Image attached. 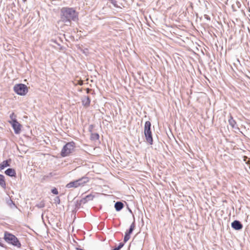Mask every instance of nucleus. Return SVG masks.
<instances>
[{"instance_id": "20e7f679", "label": "nucleus", "mask_w": 250, "mask_h": 250, "mask_svg": "<svg viewBox=\"0 0 250 250\" xmlns=\"http://www.w3.org/2000/svg\"><path fill=\"white\" fill-rule=\"evenodd\" d=\"M75 148V143L73 142L67 143L62 148L61 151V155L65 157L72 153Z\"/></svg>"}, {"instance_id": "9b49d317", "label": "nucleus", "mask_w": 250, "mask_h": 250, "mask_svg": "<svg viewBox=\"0 0 250 250\" xmlns=\"http://www.w3.org/2000/svg\"><path fill=\"white\" fill-rule=\"evenodd\" d=\"M5 173L9 176H15L16 174L15 171L12 168H8L5 171Z\"/></svg>"}, {"instance_id": "9d476101", "label": "nucleus", "mask_w": 250, "mask_h": 250, "mask_svg": "<svg viewBox=\"0 0 250 250\" xmlns=\"http://www.w3.org/2000/svg\"><path fill=\"white\" fill-rule=\"evenodd\" d=\"M78 185L79 184H78L77 180H75V181H72V182L68 183L66 185V188H76L79 187Z\"/></svg>"}, {"instance_id": "bb28decb", "label": "nucleus", "mask_w": 250, "mask_h": 250, "mask_svg": "<svg viewBox=\"0 0 250 250\" xmlns=\"http://www.w3.org/2000/svg\"><path fill=\"white\" fill-rule=\"evenodd\" d=\"M112 250H119L117 248H115L114 249H113Z\"/></svg>"}, {"instance_id": "4be33fe9", "label": "nucleus", "mask_w": 250, "mask_h": 250, "mask_svg": "<svg viewBox=\"0 0 250 250\" xmlns=\"http://www.w3.org/2000/svg\"><path fill=\"white\" fill-rule=\"evenodd\" d=\"M39 208H42L44 207V203L43 202H41L40 204L37 205Z\"/></svg>"}, {"instance_id": "dca6fc26", "label": "nucleus", "mask_w": 250, "mask_h": 250, "mask_svg": "<svg viewBox=\"0 0 250 250\" xmlns=\"http://www.w3.org/2000/svg\"><path fill=\"white\" fill-rule=\"evenodd\" d=\"M135 227V223H134V222H133L132 223V224L131 225L129 230L127 231H126L125 233L130 235V234L132 232L133 230H134Z\"/></svg>"}, {"instance_id": "6ab92c4d", "label": "nucleus", "mask_w": 250, "mask_h": 250, "mask_svg": "<svg viewBox=\"0 0 250 250\" xmlns=\"http://www.w3.org/2000/svg\"><path fill=\"white\" fill-rule=\"evenodd\" d=\"M113 5L116 7H120V5L118 4L117 0H111Z\"/></svg>"}, {"instance_id": "4468645a", "label": "nucleus", "mask_w": 250, "mask_h": 250, "mask_svg": "<svg viewBox=\"0 0 250 250\" xmlns=\"http://www.w3.org/2000/svg\"><path fill=\"white\" fill-rule=\"evenodd\" d=\"M9 166L8 161H4L0 164V170L3 169Z\"/></svg>"}, {"instance_id": "39448f33", "label": "nucleus", "mask_w": 250, "mask_h": 250, "mask_svg": "<svg viewBox=\"0 0 250 250\" xmlns=\"http://www.w3.org/2000/svg\"><path fill=\"white\" fill-rule=\"evenodd\" d=\"M14 90L17 94L23 96L28 92V87L24 84H17L14 87Z\"/></svg>"}, {"instance_id": "aec40b11", "label": "nucleus", "mask_w": 250, "mask_h": 250, "mask_svg": "<svg viewBox=\"0 0 250 250\" xmlns=\"http://www.w3.org/2000/svg\"><path fill=\"white\" fill-rule=\"evenodd\" d=\"M130 235L129 234L125 233V237H124V242H127L130 239Z\"/></svg>"}, {"instance_id": "f8f14e48", "label": "nucleus", "mask_w": 250, "mask_h": 250, "mask_svg": "<svg viewBox=\"0 0 250 250\" xmlns=\"http://www.w3.org/2000/svg\"><path fill=\"white\" fill-rule=\"evenodd\" d=\"M229 125L232 128H237L236 127V123L235 120L233 119L231 116H230L229 119Z\"/></svg>"}, {"instance_id": "6e6552de", "label": "nucleus", "mask_w": 250, "mask_h": 250, "mask_svg": "<svg viewBox=\"0 0 250 250\" xmlns=\"http://www.w3.org/2000/svg\"><path fill=\"white\" fill-rule=\"evenodd\" d=\"M231 227L235 230H240L242 228L243 226L239 221L235 220L231 223Z\"/></svg>"}, {"instance_id": "2eb2a0df", "label": "nucleus", "mask_w": 250, "mask_h": 250, "mask_svg": "<svg viewBox=\"0 0 250 250\" xmlns=\"http://www.w3.org/2000/svg\"><path fill=\"white\" fill-rule=\"evenodd\" d=\"M0 185L3 188H5L6 187L5 182L4 180V177L2 175H0Z\"/></svg>"}, {"instance_id": "7ed1b4c3", "label": "nucleus", "mask_w": 250, "mask_h": 250, "mask_svg": "<svg viewBox=\"0 0 250 250\" xmlns=\"http://www.w3.org/2000/svg\"><path fill=\"white\" fill-rule=\"evenodd\" d=\"M151 123L149 121H146L145 124L144 134L145 135L146 141L150 145L153 144V139L152 133L150 130Z\"/></svg>"}, {"instance_id": "0eeeda50", "label": "nucleus", "mask_w": 250, "mask_h": 250, "mask_svg": "<svg viewBox=\"0 0 250 250\" xmlns=\"http://www.w3.org/2000/svg\"><path fill=\"white\" fill-rule=\"evenodd\" d=\"M79 187L83 186L86 183L89 182V178L87 177H83L77 180Z\"/></svg>"}, {"instance_id": "a878e982", "label": "nucleus", "mask_w": 250, "mask_h": 250, "mask_svg": "<svg viewBox=\"0 0 250 250\" xmlns=\"http://www.w3.org/2000/svg\"><path fill=\"white\" fill-rule=\"evenodd\" d=\"M83 82H82V81H81L80 82H79V84L80 85H82V84H83Z\"/></svg>"}, {"instance_id": "423d86ee", "label": "nucleus", "mask_w": 250, "mask_h": 250, "mask_svg": "<svg viewBox=\"0 0 250 250\" xmlns=\"http://www.w3.org/2000/svg\"><path fill=\"white\" fill-rule=\"evenodd\" d=\"M12 125L14 132L16 134H19L21 130V125L17 121H14V122L10 123Z\"/></svg>"}, {"instance_id": "ddd939ff", "label": "nucleus", "mask_w": 250, "mask_h": 250, "mask_svg": "<svg viewBox=\"0 0 250 250\" xmlns=\"http://www.w3.org/2000/svg\"><path fill=\"white\" fill-rule=\"evenodd\" d=\"M123 204L121 202H116L115 204V208L117 211H120L123 208Z\"/></svg>"}, {"instance_id": "f257e3e1", "label": "nucleus", "mask_w": 250, "mask_h": 250, "mask_svg": "<svg viewBox=\"0 0 250 250\" xmlns=\"http://www.w3.org/2000/svg\"><path fill=\"white\" fill-rule=\"evenodd\" d=\"M78 19V15L72 8L63 7L61 10V20L58 21V24L62 28V23L69 26L71 21H75Z\"/></svg>"}, {"instance_id": "a211bd4d", "label": "nucleus", "mask_w": 250, "mask_h": 250, "mask_svg": "<svg viewBox=\"0 0 250 250\" xmlns=\"http://www.w3.org/2000/svg\"><path fill=\"white\" fill-rule=\"evenodd\" d=\"M91 137L93 140H98L99 136L97 133H92Z\"/></svg>"}, {"instance_id": "1a4fd4ad", "label": "nucleus", "mask_w": 250, "mask_h": 250, "mask_svg": "<svg viewBox=\"0 0 250 250\" xmlns=\"http://www.w3.org/2000/svg\"><path fill=\"white\" fill-rule=\"evenodd\" d=\"M82 102L83 105L87 107H88L90 104V98L88 96H84L82 99Z\"/></svg>"}, {"instance_id": "412c9836", "label": "nucleus", "mask_w": 250, "mask_h": 250, "mask_svg": "<svg viewBox=\"0 0 250 250\" xmlns=\"http://www.w3.org/2000/svg\"><path fill=\"white\" fill-rule=\"evenodd\" d=\"M93 198V196L91 195H89L86 196V197L84 199V200H85L86 201L92 200Z\"/></svg>"}, {"instance_id": "f03ea898", "label": "nucleus", "mask_w": 250, "mask_h": 250, "mask_svg": "<svg viewBox=\"0 0 250 250\" xmlns=\"http://www.w3.org/2000/svg\"><path fill=\"white\" fill-rule=\"evenodd\" d=\"M4 238L8 243L11 244L18 248L21 247V243L15 235L8 232H5Z\"/></svg>"}, {"instance_id": "393cba45", "label": "nucleus", "mask_w": 250, "mask_h": 250, "mask_svg": "<svg viewBox=\"0 0 250 250\" xmlns=\"http://www.w3.org/2000/svg\"><path fill=\"white\" fill-rule=\"evenodd\" d=\"M86 92L88 93H89V91L91 90V89H89V88H86Z\"/></svg>"}, {"instance_id": "b1692460", "label": "nucleus", "mask_w": 250, "mask_h": 250, "mask_svg": "<svg viewBox=\"0 0 250 250\" xmlns=\"http://www.w3.org/2000/svg\"><path fill=\"white\" fill-rule=\"evenodd\" d=\"M124 246V244L122 243H120L118 246V247H117V248L119 249V250H120Z\"/></svg>"}, {"instance_id": "f3484780", "label": "nucleus", "mask_w": 250, "mask_h": 250, "mask_svg": "<svg viewBox=\"0 0 250 250\" xmlns=\"http://www.w3.org/2000/svg\"><path fill=\"white\" fill-rule=\"evenodd\" d=\"M16 117V115L14 113L11 114L10 118L11 121H9V123L10 124L13 123L14 121H17Z\"/></svg>"}, {"instance_id": "5701e85b", "label": "nucleus", "mask_w": 250, "mask_h": 250, "mask_svg": "<svg viewBox=\"0 0 250 250\" xmlns=\"http://www.w3.org/2000/svg\"><path fill=\"white\" fill-rule=\"evenodd\" d=\"M52 192L54 194H58V190L57 188H54L53 189H52Z\"/></svg>"}]
</instances>
